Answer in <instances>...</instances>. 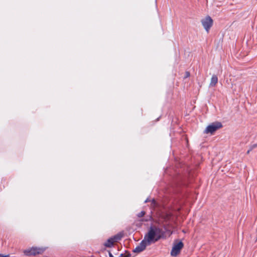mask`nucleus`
<instances>
[{
	"mask_svg": "<svg viewBox=\"0 0 257 257\" xmlns=\"http://www.w3.org/2000/svg\"><path fill=\"white\" fill-rule=\"evenodd\" d=\"M160 230L156 227H152L145 235L144 240L137 246L134 251L140 252L144 250L146 246L158 240L161 236Z\"/></svg>",
	"mask_w": 257,
	"mask_h": 257,
	"instance_id": "1",
	"label": "nucleus"
},
{
	"mask_svg": "<svg viewBox=\"0 0 257 257\" xmlns=\"http://www.w3.org/2000/svg\"><path fill=\"white\" fill-rule=\"evenodd\" d=\"M123 234L119 233L113 236L108 238L106 241L104 243V245L106 247H111L113 246L115 242L120 240L122 237Z\"/></svg>",
	"mask_w": 257,
	"mask_h": 257,
	"instance_id": "2",
	"label": "nucleus"
},
{
	"mask_svg": "<svg viewBox=\"0 0 257 257\" xmlns=\"http://www.w3.org/2000/svg\"><path fill=\"white\" fill-rule=\"evenodd\" d=\"M222 125L219 122H215L208 125L204 131L205 134H212L217 130L222 127Z\"/></svg>",
	"mask_w": 257,
	"mask_h": 257,
	"instance_id": "3",
	"label": "nucleus"
},
{
	"mask_svg": "<svg viewBox=\"0 0 257 257\" xmlns=\"http://www.w3.org/2000/svg\"><path fill=\"white\" fill-rule=\"evenodd\" d=\"M183 246V243L181 241H175L171 251V254L173 256H176L180 252Z\"/></svg>",
	"mask_w": 257,
	"mask_h": 257,
	"instance_id": "4",
	"label": "nucleus"
},
{
	"mask_svg": "<svg viewBox=\"0 0 257 257\" xmlns=\"http://www.w3.org/2000/svg\"><path fill=\"white\" fill-rule=\"evenodd\" d=\"M201 24L207 32L213 25V20L209 16H207L201 20Z\"/></svg>",
	"mask_w": 257,
	"mask_h": 257,
	"instance_id": "5",
	"label": "nucleus"
},
{
	"mask_svg": "<svg viewBox=\"0 0 257 257\" xmlns=\"http://www.w3.org/2000/svg\"><path fill=\"white\" fill-rule=\"evenodd\" d=\"M44 250V249L43 248L32 247L30 249L25 250L24 253L27 255H35L36 254L41 253Z\"/></svg>",
	"mask_w": 257,
	"mask_h": 257,
	"instance_id": "6",
	"label": "nucleus"
},
{
	"mask_svg": "<svg viewBox=\"0 0 257 257\" xmlns=\"http://www.w3.org/2000/svg\"><path fill=\"white\" fill-rule=\"evenodd\" d=\"M218 82V78L217 77L214 75L212 76L210 82L209 86L211 87L214 86Z\"/></svg>",
	"mask_w": 257,
	"mask_h": 257,
	"instance_id": "7",
	"label": "nucleus"
},
{
	"mask_svg": "<svg viewBox=\"0 0 257 257\" xmlns=\"http://www.w3.org/2000/svg\"><path fill=\"white\" fill-rule=\"evenodd\" d=\"M144 214H145V212L142 211L139 214L138 216H139V217H142L144 215Z\"/></svg>",
	"mask_w": 257,
	"mask_h": 257,
	"instance_id": "8",
	"label": "nucleus"
},
{
	"mask_svg": "<svg viewBox=\"0 0 257 257\" xmlns=\"http://www.w3.org/2000/svg\"><path fill=\"white\" fill-rule=\"evenodd\" d=\"M0 257H10V256L9 254L5 255V254L0 253Z\"/></svg>",
	"mask_w": 257,
	"mask_h": 257,
	"instance_id": "9",
	"label": "nucleus"
},
{
	"mask_svg": "<svg viewBox=\"0 0 257 257\" xmlns=\"http://www.w3.org/2000/svg\"><path fill=\"white\" fill-rule=\"evenodd\" d=\"M190 76V73L189 72H186L185 73V77H188Z\"/></svg>",
	"mask_w": 257,
	"mask_h": 257,
	"instance_id": "10",
	"label": "nucleus"
},
{
	"mask_svg": "<svg viewBox=\"0 0 257 257\" xmlns=\"http://www.w3.org/2000/svg\"><path fill=\"white\" fill-rule=\"evenodd\" d=\"M109 257H114L110 252H109Z\"/></svg>",
	"mask_w": 257,
	"mask_h": 257,
	"instance_id": "11",
	"label": "nucleus"
},
{
	"mask_svg": "<svg viewBox=\"0 0 257 257\" xmlns=\"http://www.w3.org/2000/svg\"><path fill=\"white\" fill-rule=\"evenodd\" d=\"M257 147V145H253L252 146V148H254V147Z\"/></svg>",
	"mask_w": 257,
	"mask_h": 257,
	"instance_id": "12",
	"label": "nucleus"
}]
</instances>
